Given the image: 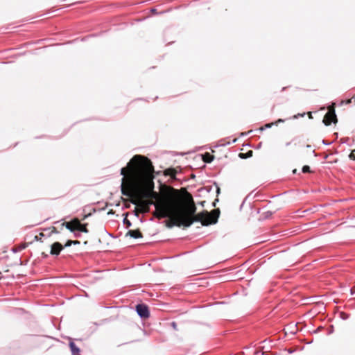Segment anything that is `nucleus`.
<instances>
[{"label": "nucleus", "instance_id": "393cba45", "mask_svg": "<svg viewBox=\"0 0 355 355\" xmlns=\"http://www.w3.org/2000/svg\"><path fill=\"white\" fill-rule=\"evenodd\" d=\"M172 327L174 328V329H177V324L175 322H173L171 323Z\"/></svg>", "mask_w": 355, "mask_h": 355}, {"label": "nucleus", "instance_id": "7ed1b4c3", "mask_svg": "<svg viewBox=\"0 0 355 355\" xmlns=\"http://www.w3.org/2000/svg\"><path fill=\"white\" fill-rule=\"evenodd\" d=\"M180 212L188 217H189L191 219H194L202 214H204L202 216L203 219L205 220H199L197 222H200L202 225L207 226L211 224H215L217 223L218 218L219 216V211L217 209L213 210L211 213H209L207 211H203L198 215H196V207L193 201V199L191 196L189 197V201L188 203V206L187 208L186 211H182V209L180 208Z\"/></svg>", "mask_w": 355, "mask_h": 355}, {"label": "nucleus", "instance_id": "ddd939ff", "mask_svg": "<svg viewBox=\"0 0 355 355\" xmlns=\"http://www.w3.org/2000/svg\"><path fill=\"white\" fill-rule=\"evenodd\" d=\"M272 125H274V123H266L265 125H263V126H262V127L259 128L258 129V130H259V131H260V132H262V131H263V130H264L265 129H266V128H271Z\"/></svg>", "mask_w": 355, "mask_h": 355}, {"label": "nucleus", "instance_id": "473e14b6", "mask_svg": "<svg viewBox=\"0 0 355 355\" xmlns=\"http://www.w3.org/2000/svg\"><path fill=\"white\" fill-rule=\"evenodd\" d=\"M12 251H13L14 252H17V251H18V250H17V249H12Z\"/></svg>", "mask_w": 355, "mask_h": 355}, {"label": "nucleus", "instance_id": "2eb2a0df", "mask_svg": "<svg viewBox=\"0 0 355 355\" xmlns=\"http://www.w3.org/2000/svg\"><path fill=\"white\" fill-rule=\"evenodd\" d=\"M165 174L167 175H171V177H174L175 175L172 169H167L165 171Z\"/></svg>", "mask_w": 355, "mask_h": 355}, {"label": "nucleus", "instance_id": "4468645a", "mask_svg": "<svg viewBox=\"0 0 355 355\" xmlns=\"http://www.w3.org/2000/svg\"><path fill=\"white\" fill-rule=\"evenodd\" d=\"M206 157H205L204 160L206 162H211L214 159V156L210 155L209 154H207L205 155Z\"/></svg>", "mask_w": 355, "mask_h": 355}, {"label": "nucleus", "instance_id": "cd10ccee", "mask_svg": "<svg viewBox=\"0 0 355 355\" xmlns=\"http://www.w3.org/2000/svg\"><path fill=\"white\" fill-rule=\"evenodd\" d=\"M74 235H75L76 237L80 236V234L76 233L75 232H74Z\"/></svg>", "mask_w": 355, "mask_h": 355}, {"label": "nucleus", "instance_id": "a878e982", "mask_svg": "<svg viewBox=\"0 0 355 355\" xmlns=\"http://www.w3.org/2000/svg\"><path fill=\"white\" fill-rule=\"evenodd\" d=\"M72 244H73V245H78V244H80V241H72Z\"/></svg>", "mask_w": 355, "mask_h": 355}, {"label": "nucleus", "instance_id": "f704fd0d", "mask_svg": "<svg viewBox=\"0 0 355 355\" xmlns=\"http://www.w3.org/2000/svg\"><path fill=\"white\" fill-rule=\"evenodd\" d=\"M321 110H325V107H321Z\"/></svg>", "mask_w": 355, "mask_h": 355}, {"label": "nucleus", "instance_id": "f257e3e1", "mask_svg": "<svg viewBox=\"0 0 355 355\" xmlns=\"http://www.w3.org/2000/svg\"><path fill=\"white\" fill-rule=\"evenodd\" d=\"M134 204L141 207L143 211H147L150 205H153L155 207V216L158 218H169L170 222L167 223L166 226L171 228L173 226L177 227H190L194 221L199 220H204L202 216L204 214L191 219L189 217L183 215L180 212V199L177 195L168 196L164 198L161 199L157 202H154L150 200L148 202L139 199L138 202H134Z\"/></svg>", "mask_w": 355, "mask_h": 355}, {"label": "nucleus", "instance_id": "0eeeda50", "mask_svg": "<svg viewBox=\"0 0 355 355\" xmlns=\"http://www.w3.org/2000/svg\"><path fill=\"white\" fill-rule=\"evenodd\" d=\"M63 249V246L59 242H55L51 245V254L58 255L60 251Z\"/></svg>", "mask_w": 355, "mask_h": 355}, {"label": "nucleus", "instance_id": "f8f14e48", "mask_svg": "<svg viewBox=\"0 0 355 355\" xmlns=\"http://www.w3.org/2000/svg\"><path fill=\"white\" fill-rule=\"evenodd\" d=\"M71 223H64L62 225L65 226V227L69 230L71 232H74L76 230V225L72 226Z\"/></svg>", "mask_w": 355, "mask_h": 355}, {"label": "nucleus", "instance_id": "5701e85b", "mask_svg": "<svg viewBox=\"0 0 355 355\" xmlns=\"http://www.w3.org/2000/svg\"><path fill=\"white\" fill-rule=\"evenodd\" d=\"M283 122H284V119H278L276 122H275V123H274V125H277L278 123H283Z\"/></svg>", "mask_w": 355, "mask_h": 355}, {"label": "nucleus", "instance_id": "39448f33", "mask_svg": "<svg viewBox=\"0 0 355 355\" xmlns=\"http://www.w3.org/2000/svg\"><path fill=\"white\" fill-rule=\"evenodd\" d=\"M136 311L141 318H148L150 315L148 306L144 304H137L136 306Z\"/></svg>", "mask_w": 355, "mask_h": 355}, {"label": "nucleus", "instance_id": "423d86ee", "mask_svg": "<svg viewBox=\"0 0 355 355\" xmlns=\"http://www.w3.org/2000/svg\"><path fill=\"white\" fill-rule=\"evenodd\" d=\"M73 225H76V230L79 232L87 233L88 230L86 227L87 224H82L77 218H74L71 220Z\"/></svg>", "mask_w": 355, "mask_h": 355}, {"label": "nucleus", "instance_id": "a211bd4d", "mask_svg": "<svg viewBox=\"0 0 355 355\" xmlns=\"http://www.w3.org/2000/svg\"><path fill=\"white\" fill-rule=\"evenodd\" d=\"M44 236V234L43 233H40L38 235H36L35 236V240L40 241L41 239V238L43 237Z\"/></svg>", "mask_w": 355, "mask_h": 355}, {"label": "nucleus", "instance_id": "c9c22d12", "mask_svg": "<svg viewBox=\"0 0 355 355\" xmlns=\"http://www.w3.org/2000/svg\"><path fill=\"white\" fill-rule=\"evenodd\" d=\"M252 132V130H250V131H249L248 132H247L246 134H249V133H250V132Z\"/></svg>", "mask_w": 355, "mask_h": 355}, {"label": "nucleus", "instance_id": "6e6552de", "mask_svg": "<svg viewBox=\"0 0 355 355\" xmlns=\"http://www.w3.org/2000/svg\"><path fill=\"white\" fill-rule=\"evenodd\" d=\"M125 236H130L133 239H139L142 238V234L139 230H129Z\"/></svg>", "mask_w": 355, "mask_h": 355}, {"label": "nucleus", "instance_id": "e433bc0d", "mask_svg": "<svg viewBox=\"0 0 355 355\" xmlns=\"http://www.w3.org/2000/svg\"><path fill=\"white\" fill-rule=\"evenodd\" d=\"M240 155L241 157H243V154L240 153V155Z\"/></svg>", "mask_w": 355, "mask_h": 355}, {"label": "nucleus", "instance_id": "f3484780", "mask_svg": "<svg viewBox=\"0 0 355 355\" xmlns=\"http://www.w3.org/2000/svg\"><path fill=\"white\" fill-rule=\"evenodd\" d=\"M302 172L303 173H308V172H310V167L307 165H305L302 167Z\"/></svg>", "mask_w": 355, "mask_h": 355}, {"label": "nucleus", "instance_id": "7c9ffc66", "mask_svg": "<svg viewBox=\"0 0 355 355\" xmlns=\"http://www.w3.org/2000/svg\"><path fill=\"white\" fill-rule=\"evenodd\" d=\"M350 103H351V100H347V101H346V103H347V104Z\"/></svg>", "mask_w": 355, "mask_h": 355}, {"label": "nucleus", "instance_id": "f03ea898", "mask_svg": "<svg viewBox=\"0 0 355 355\" xmlns=\"http://www.w3.org/2000/svg\"><path fill=\"white\" fill-rule=\"evenodd\" d=\"M127 167L130 171L132 179L136 184L141 183L146 176L153 171L150 161L141 155H135Z\"/></svg>", "mask_w": 355, "mask_h": 355}, {"label": "nucleus", "instance_id": "412c9836", "mask_svg": "<svg viewBox=\"0 0 355 355\" xmlns=\"http://www.w3.org/2000/svg\"><path fill=\"white\" fill-rule=\"evenodd\" d=\"M72 245V241L69 240L66 244L64 245V247H69Z\"/></svg>", "mask_w": 355, "mask_h": 355}, {"label": "nucleus", "instance_id": "c756f323", "mask_svg": "<svg viewBox=\"0 0 355 355\" xmlns=\"http://www.w3.org/2000/svg\"><path fill=\"white\" fill-rule=\"evenodd\" d=\"M113 214L112 210L110 211L107 213V214Z\"/></svg>", "mask_w": 355, "mask_h": 355}, {"label": "nucleus", "instance_id": "dca6fc26", "mask_svg": "<svg viewBox=\"0 0 355 355\" xmlns=\"http://www.w3.org/2000/svg\"><path fill=\"white\" fill-rule=\"evenodd\" d=\"M123 222L124 224H125L127 225L128 227H130L132 225L131 222L129 220H128L126 218H125L123 219Z\"/></svg>", "mask_w": 355, "mask_h": 355}, {"label": "nucleus", "instance_id": "9d476101", "mask_svg": "<svg viewBox=\"0 0 355 355\" xmlns=\"http://www.w3.org/2000/svg\"><path fill=\"white\" fill-rule=\"evenodd\" d=\"M143 197L157 200L158 198V195L156 192H154L153 191H146L143 193Z\"/></svg>", "mask_w": 355, "mask_h": 355}, {"label": "nucleus", "instance_id": "6ab92c4d", "mask_svg": "<svg viewBox=\"0 0 355 355\" xmlns=\"http://www.w3.org/2000/svg\"><path fill=\"white\" fill-rule=\"evenodd\" d=\"M340 315L343 320H347L349 318V315L343 312L340 313Z\"/></svg>", "mask_w": 355, "mask_h": 355}, {"label": "nucleus", "instance_id": "1a4fd4ad", "mask_svg": "<svg viewBox=\"0 0 355 355\" xmlns=\"http://www.w3.org/2000/svg\"><path fill=\"white\" fill-rule=\"evenodd\" d=\"M69 347L72 355H79L80 352V348L77 347L73 341H70Z\"/></svg>", "mask_w": 355, "mask_h": 355}, {"label": "nucleus", "instance_id": "bb28decb", "mask_svg": "<svg viewBox=\"0 0 355 355\" xmlns=\"http://www.w3.org/2000/svg\"><path fill=\"white\" fill-rule=\"evenodd\" d=\"M308 114H309V117L310 119H312V113L311 112H309Z\"/></svg>", "mask_w": 355, "mask_h": 355}, {"label": "nucleus", "instance_id": "2f4dec72", "mask_svg": "<svg viewBox=\"0 0 355 355\" xmlns=\"http://www.w3.org/2000/svg\"><path fill=\"white\" fill-rule=\"evenodd\" d=\"M293 173L294 174H295V173H297V169H294V170L293 171Z\"/></svg>", "mask_w": 355, "mask_h": 355}, {"label": "nucleus", "instance_id": "9b49d317", "mask_svg": "<svg viewBox=\"0 0 355 355\" xmlns=\"http://www.w3.org/2000/svg\"><path fill=\"white\" fill-rule=\"evenodd\" d=\"M126 172H127V170H126L125 168H122L121 169V175L123 176L122 184H121V191H122V193L123 195H127V193L124 191V189H123V182H124V180H125V175H126Z\"/></svg>", "mask_w": 355, "mask_h": 355}, {"label": "nucleus", "instance_id": "c85d7f7f", "mask_svg": "<svg viewBox=\"0 0 355 355\" xmlns=\"http://www.w3.org/2000/svg\"><path fill=\"white\" fill-rule=\"evenodd\" d=\"M220 193V188L217 187V193Z\"/></svg>", "mask_w": 355, "mask_h": 355}, {"label": "nucleus", "instance_id": "aec40b11", "mask_svg": "<svg viewBox=\"0 0 355 355\" xmlns=\"http://www.w3.org/2000/svg\"><path fill=\"white\" fill-rule=\"evenodd\" d=\"M351 159H355V149L349 155Z\"/></svg>", "mask_w": 355, "mask_h": 355}, {"label": "nucleus", "instance_id": "4be33fe9", "mask_svg": "<svg viewBox=\"0 0 355 355\" xmlns=\"http://www.w3.org/2000/svg\"><path fill=\"white\" fill-rule=\"evenodd\" d=\"M305 115V113H302V114H298L297 115H294L293 116V118L294 119H297L299 116H304Z\"/></svg>", "mask_w": 355, "mask_h": 355}, {"label": "nucleus", "instance_id": "72a5a7b5", "mask_svg": "<svg viewBox=\"0 0 355 355\" xmlns=\"http://www.w3.org/2000/svg\"><path fill=\"white\" fill-rule=\"evenodd\" d=\"M155 11H156V10L154 8L151 10V12H155Z\"/></svg>", "mask_w": 355, "mask_h": 355}, {"label": "nucleus", "instance_id": "b1692460", "mask_svg": "<svg viewBox=\"0 0 355 355\" xmlns=\"http://www.w3.org/2000/svg\"><path fill=\"white\" fill-rule=\"evenodd\" d=\"M26 244H23V245H20V246L19 247L18 250H24V249H25V248H26Z\"/></svg>", "mask_w": 355, "mask_h": 355}, {"label": "nucleus", "instance_id": "20e7f679", "mask_svg": "<svg viewBox=\"0 0 355 355\" xmlns=\"http://www.w3.org/2000/svg\"><path fill=\"white\" fill-rule=\"evenodd\" d=\"M335 103H333L328 107V112L325 114L322 122L325 125H329L331 123H336L337 122V117L335 112Z\"/></svg>", "mask_w": 355, "mask_h": 355}]
</instances>
